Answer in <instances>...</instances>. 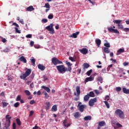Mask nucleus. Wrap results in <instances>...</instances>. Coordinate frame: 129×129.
Returning a JSON list of instances; mask_svg holds the SVG:
<instances>
[{
    "instance_id": "obj_18",
    "label": "nucleus",
    "mask_w": 129,
    "mask_h": 129,
    "mask_svg": "<svg viewBox=\"0 0 129 129\" xmlns=\"http://www.w3.org/2000/svg\"><path fill=\"white\" fill-rule=\"evenodd\" d=\"M121 53H124V49L120 48L117 50L116 55H120Z\"/></svg>"
},
{
    "instance_id": "obj_28",
    "label": "nucleus",
    "mask_w": 129,
    "mask_h": 129,
    "mask_svg": "<svg viewBox=\"0 0 129 129\" xmlns=\"http://www.w3.org/2000/svg\"><path fill=\"white\" fill-rule=\"evenodd\" d=\"M98 124L99 126H104V125H105V122L104 121H100Z\"/></svg>"
},
{
    "instance_id": "obj_19",
    "label": "nucleus",
    "mask_w": 129,
    "mask_h": 129,
    "mask_svg": "<svg viewBox=\"0 0 129 129\" xmlns=\"http://www.w3.org/2000/svg\"><path fill=\"white\" fill-rule=\"evenodd\" d=\"M35 10V8L32 6H30L27 8V12H33Z\"/></svg>"
},
{
    "instance_id": "obj_13",
    "label": "nucleus",
    "mask_w": 129,
    "mask_h": 129,
    "mask_svg": "<svg viewBox=\"0 0 129 129\" xmlns=\"http://www.w3.org/2000/svg\"><path fill=\"white\" fill-rule=\"evenodd\" d=\"M43 8H46V9L45 10L46 13H48L49 11H50V4L49 3H46L45 6H43Z\"/></svg>"
},
{
    "instance_id": "obj_36",
    "label": "nucleus",
    "mask_w": 129,
    "mask_h": 129,
    "mask_svg": "<svg viewBox=\"0 0 129 129\" xmlns=\"http://www.w3.org/2000/svg\"><path fill=\"white\" fill-rule=\"evenodd\" d=\"M48 19H49V20H52V19H53V18H54V15H53V14H50L48 16Z\"/></svg>"
},
{
    "instance_id": "obj_6",
    "label": "nucleus",
    "mask_w": 129,
    "mask_h": 129,
    "mask_svg": "<svg viewBox=\"0 0 129 129\" xmlns=\"http://www.w3.org/2000/svg\"><path fill=\"white\" fill-rule=\"evenodd\" d=\"M78 107L79 108V109L81 112H83L84 111V108H85V106L84 105H81L82 104V103L81 102H78Z\"/></svg>"
},
{
    "instance_id": "obj_20",
    "label": "nucleus",
    "mask_w": 129,
    "mask_h": 129,
    "mask_svg": "<svg viewBox=\"0 0 129 129\" xmlns=\"http://www.w3.org/2000/svg\"><path fill=\"white\" fill-rule=\"evenodd\" d=\"M79 32H76V33H73L72 35L70 36V37L71 38H77V35H79Z\"/></svg>"
},
{
    "instance_id": "obj_34",
    "label": "nucleus",
    "mask_w": 129,
    "mask_h": 129,
    "mask_svg": "<svg viewBox=\"0 0 129 129\" xmlns=\"http://www.w3.org/2000/svg\"><path fill=\"white\" fill-rule=\"evenodd\" d=\"M89 96L90 97H94L95 96V95L94 94V93L93 92H90L89 94H88Z\"/></svg>"
},
{
    "instance_id": "obj_48",
    "label": "nucleus",
    "mask_w": 129,
    "mask_h": 129,
    "mask_svg": "<svg viewBox=\"0 0 129 129\" xmlns=\"http://www.w3.org/2000/svg\"><path fill=\"white\" fill-rule=\"evenodd\" d=\"M108 30L109 32H110L111 33L113 32L114 29L112 28V27H110L108 28Z\"/></svg>"
},
{
    "instance_id": "obj_14",
    "label": "nucleus",
    "mask_w": 129,
    "mask_h": 129,
    "mask_svg": "<svg viewBox=\"0 0 129 129\" xmlns=\"http://www.w3.org/2000/svg\"><path fill=\"white\" fill-rule=\"evenodd\" d=\"M66 123H67V119H66L63 121V126H65L66 127H69V126L71 125V124L70 123H68L67 124H66Z\"/></svg>"
},
{
    "instance_id": "obj_40",
    "label": "nucleus",
    "mask_w": 129,
    "mask_h": 129,
    "mask_svg": "<svg viewBox=\"0 0 129 129\" xmlns=\"http://www.w3.org/2000/svg\"><path fill=\"white\" fill-rule=\"evenodd\" d=\"M24 92L28 96L31 95V92H30L28 90H25Z\"/></svg>"
},
{
    "instance_id": "obj_23",
    "label": "nucleus",
    "mask_w": 129,
    "mask_h": 129,
    "mask_svg": "<svg viewBox=\"0 0 129 129\" xmlns=\"http://www.w3.org/2000/svg\"><path fill=\"white\" fill-rule=\"evenodd\" d=\"M76 90L77 93V95H80V87L77 86V87L76 88Z\"/></svg>"
},
{
    "instance_id": "obj_4",
    "label": "nucleus",
    "mask_w": 129,
    "mask_h": 129,
    "mask_svg": "<svg viewBox=\"0 0 129 129\" xmlns=\"http://www.w3.org/2000/svg\"><path fill=\"white\" fill-rule=\"evenodd\" d=\"M54 26V24L52 23L50 24V25L47 26L45 27L46 30L49 31L50 34H55V31L54 30V28L53 27Z\"/></svg>"
},
{
    "instance_id": "obj_8",
    "label": "nucleus",
    "mask_w": 129,
    "mask_h": 129,
    "mask_svg": "<svg viewBox=\"0 0 129 129\" xmlns=\"http://www.w3.org/2000/svg\"><path fill=\"white\" fill-rule=\"evenodd\" d=\"M12 118V117H10L9 114H7L6 116V122L5 123V124H9L11 125V119Z\"/></svg>"
},
{
    "instance_id": "obj_22",
    "label": "nucleus",
    "mask_w": 129,
    "mask_h": 129,
    "mask_svg": "<svg viewBox=\"0 0 129 129\" xmlns=\"http://www.w3.org/2000/svg\"><path fill=\"white\" fill-rule=\"evenodd\" d=\"M30 60L31 61L32 65L35 67L36 66V59H35L34 57H32V58Z\"/></svg>"
},
{
    "instance_id": "obj_43",
    "label": "nucleus",
    "mask_w": 129,
    "mask_h": 129,
    "mask_svg": "<svg viewBox=\"0 0 129 129\" xmlns=\"http://www.w3.org/2000/svg\"><path fill=\"white\" fill-rule=\"evenodd\" d=\"M92 73V70H90L88 72H87L86 74L88 75V76H90V74Z\"/></svg>"
},
{
    "instance_id": "obj_57",
    "label": "nucleus",
    "mask_w": 129,
    "mask_h": 129,
    "mask_svg": "<svg viewBox=\"0 0 129 129\" xmlns=\"http://www.w3.org/2000/svg\"><path fill=\"white\" fill-rule=\"evenodd\" d=\"M118 29H123V26L121 24L118 25Z\"/></svg>"
},
{
    "instance_id": "obj_55",
    "label": "nucleus",
    "mask_w": 129,
    "mask_h": 129,
    "mask_svg": "<svg viewBox=\"0 0 129 129\" xmlns=\"http://www.w3.org/2000/svg\"><path fill=\"white\" fill-rule=\"evenodd\" d=\"M113 33H115V34H119V31L117 30V29H114Z\"/></svg>"
},
{
    "instance_id": "obj_63",
    "label": "nucleus",
    "mask_w": 129,
    "mask_h": 129,
    "mask_svg": "<svg viewBox=\"0 0 129 129\" xmlns=\"http://www.w3.org/2000/svg\"><path fill=\"white\" fill-rule=\"evenodd\" d=\"M34 103H36V101L35 100H31L30 102V104H34Z\"/></svg>"
},
{
    "instance_id": "obj_38",
    "label": "nucleus",
    "mask_w": 129,
    "mask_h": 129,
    "mask_svg": "<svg viewBox=\"0 0 129 129\" xmlns=\"http://www.w3.org/2000/svg\"><path fill=\"white\" fill-rule=\"evenodd\" d=\"M3 107H6L9 105V103H7L6 102H2Z\"/></svg>"
},
{
    "instance_id": "obj_59",
    "label": "nucleus",
    "mask_w": 129,
    "mask_h": 129,
    "mask_svg": "<svg viewBox=\"0 0 129 129\" xmlns=\"http://www.w3.org/2000/svg\"><path fill=\"white\" fill-rule=\"evenodd\" d=\"M26 38H28L29 39H31L32 38V34H28L26 36Z\"/></svg>"
},
{
    "instance_id": "obj_26",
    "label": "nucleus",
    "mask_w": 129,
    "mask_h": 129,
    "mask_svg": "<svg viewBox=\"0 0 129 129\" xmlns=\"http://www.w3.org/2000/svg\"><path fill=\"white\" fill-rule=\"evenodd\" d=\"M91 116H86L85 117H84V120L87 121V120H91Z\"/></svg>"
},
{
    "instance_id": "obj_2",
    "label": "nucleus",
    "mask_w": 129,
    "mask_h": 129,
    "mask_svg": "<svg viewBox=\"0 0 129 129\" xmlns=\"http://www.w3.org/2000/svg\"><path fill=\"white\" fill-rule=\"evenodd\" d=\"M31 73L32 70L30 69H28L24 74L22 73L21 74L20 78H21V79H23V80H26V78H27L28 76H29Z\"/></svg>"
},
{
    "instance_id": "obj_1",
    "label": "nucleus",
    "mask_w": 129,
    "mask_h": 129,
    "mask_svg": "<svg viewBox=\"0 0 129 129\" xmlns=\"http://www.w3.org/2000/svg\"><path fill=\"white\" fill-rule=\"evenodd\" d=\"M56 69L61 74H64L66 72H68V70L64 65H59L56 66Z\"/></svg>"
},
{
    "instance_id": "obj_31",
    "label": "nucleus",
    "mask_w": 129,
    "mask_h": 129,
    "mask_svg": "<svg viewBox=\"0 0 129 129\" xmlns=\"http://www.w3.org/2000/svg\"><path fill=\"white\" fill-rule=\"evenodd\" d=\"M45 104L47 106V107H46V110H49V109L50 108V102H47L45 103Z\"/></svg>"
},
{
    "instance_id": "obj_16",
    "label": "nucleus",
    "mask_w": 129,
    "mask_h": 129,
    "mask_svg": "<svg viewBox=\"0 0 129 129\" xmlns=\"http://www.w3.org/2000/svg\"><path fill=\"white\" fill-rule=\"evenodd\" d=\"M95 43L98 47H100V44H101V40L99 39H96L95 40Z\"/></svg>"
},
{
    "instance_id": "obj_30",
    "label": "nucleus",
    "mask_w": 129,
    "mask_h": 129,
    "mask_svg": "<svg viewBox=\"0 0 129 129\" xmlns=\"http://www.w3.org/2000/svg\"><path fill=\"white\" fill-rule=\"evenodd\" d=\"M16 122L18 124V125H19V126H20L21 124H22V122L21 121V120H20L19 118H17L16 119Z\"/></svg>"
},
{
    "instance_id": "obj_46",
    "label": "nucleus",
    "mask_w": 129,
    "mask_h": 129,
    "mask_svg": "<svg viewBox=\"0 0 129 129\" xmlns=\"http://www.w3.org/2000/svg\"><path fill=\"white\" fill-rule=\"evenodd\" d=\"M80 95H77V97H76V98H75L74 99V100L75 101H77L78 100H79V99H80Z\"/></svg>"
},
{
    "instance_id": "obj_32",
    "label": "nucleus",
    "mask_w": 129,
    "mask_h": 129,
    "mask_svg": "<svg viewBox=\"0 0 129 129\" xmlns=\"http://www.w3.org/2000/svg\"><path fill=\"white\" fill-rule=\"evenodd\" d=\"M113 23H114V24H117L118 25H120L122 21L120 20H113Z\"/></svg>"
},
{
    "instance_id": "obj_3",
    "label": "nucleus",
    "mask_w": 129,
    "mask_h": 129,
    "mask_svg": "<svg viewBox=\"0 0 129 129\" xmlns=\"http://www.w3.org/2000/svg\"><path fill=\"white\" fill-rule=\"evenodd\" d=\"M115 114L116 116H118L121 119H123L124 118V113L121 109H118L115 111Z\"/></svg>"
},
{
    "instance_id": "obj_7",
    "label": "nucleus",
    "mask_w": 129,
    "mask_h": 129,
    "mask_svg": "<svg viewBox=\"0 0 129 129\" xmlns=\"http://www.w3.org/2000/svg\"><path fill=\"white\" fill-rule=\"evenodd\" d=\"M97 101V99L96 98L91 99L89 101V105L90 106H93L94 105V103Z\"/></svg>"
},
{
    "instance_id": "obj_47",
    "label": "nucleus",
    "mask_w": 129,
    "mask_h": 129,
    "mask_svg": "<svg viewBox=\"0 0 129 129\" xmlns=\"http://www.w3.org/2000/svg\"><path fill=\"white\" fill-rule=\"evenodd\" d=\"M42 78L43 79V81H46V80H48V78L47 77V76H45V75L43 76L42 77Z\"/></svg>"
},
{
    "instance_id": "obj_45",
    "label": "nucleus",
    "mask_w": 129,
    "mask_h": 129,
    "mask_svg": "<svg viewBox=\"0 0 129 129\" xmlns=\"http://www.w3.org/2000/svg\"><path fill=\"white\" fill-rule=\"evenodd\" d=\"M98 81H99V82H100V83H102V77H98Z\"/></svg>"
},
{
    "instance_id": "obj_10",
    "label": "nucleus",
    "mask_w": 129,
    "mask_h": 129,
    "mask_svg": "<svg viewBox=\"0 0 129 129\" xmlns=\"http://www.w3.org/2000/svg\"><path fill=\"white\" fill-rule=\"evenodd\" d=\"M79 51L84 55H86V54L88 53V49L86 48H83L82 49H79Z\"/></svg>"
},
{
    "instance_id": "obj_17",
    "label": "nucleus",
    "mask_w": 129,
    "mask_h": 129,
    "mask_svg": "<svg viewBox=\"0 0 129 129\" xmlns=\"http://www.w3.org/2000/svg\"><path fill=\"white\" fill-rule=\"evenodd\" d=\"M83 69L85 70V69H88V68H89L90 67V65L89 64H88V63H84L83 65Z\"/></svg>"
},
{
    "instance_id": "obj_9",
    "label": "nucleus",
    "mask_w": 129,
    "mask_h": 129,
    "mask_svg": "<svg viewBox=\"0 0 129 129\" xmlns=\"http://www.w3.org/2000/svg\"><path fill=\"white\" fill-rule=\"evenodd\" d=\"M66 64H67L68 66V71H69V72H71V71H72V68H71L72 64H71V63L68 61H66Z\"/></svg>"
},
{
    "instance_id": "obj_37",
    "label": "nucleus",
    "mask_w": 129,
    "mask_h": 129,
    "mask_svg": "<svg viewBox=\"0 0 129 129\" xmlns=\"http://www.w3.org/2000/svg\"><path fill=\"white\" fill-rule=\"evenodd\" d=\"M43 94H44V95H45V98L46 99H48V98L49 97V95L48 94V93H47V92H43Z\"/></svg>"
},
{
    "instance_id": "obj_60",
    "label": "nucleus",
    "mask_w": 129,
    "mask_h": 129,
    "mask_svg": "<svg viewBox=\"0 0 129 129\" xmlns=\"http://www.w3.org/2000/svg\"><path fill=\"white\" fill-rule=\"evenodd\" d=\"M13 26H16L17 27V28H19V24H17L15 22H14L13 23Z\"/></svg>"
},
{
    "instance_id": "obj_64",
    "label": "nucleus",
    "mask_w": 129,
    "mask_h": 129,
    "mask_svg": "<svg viewBox=\"0 0 129 129\" xmlns=\"http://www.w3.org/2000/svg\"><path fill=\"white\" fill-rule=\"evenodd\" d=\"M16 123H13V129H16Z\"/></svg>"
},
{
    "instance_id": "obj_42",
    "label": "nucleus",
    "mask_w": 129,
    "mask_h": 129,
    "mask_svg": "<svg viewBox=\"0 0 129 129\" xmlns=\"http://www.w3.org/2000/svg\"><path fill=\"white\" fill-rule=\"evenodd\" d=\"M116 128H119V127H122V125H121L120 123H117L116 124Z\"/></svg>"
},
{
    "instance_id": "obj_11",
    "label": "nucleus",
    "mask_w": 129,
    "mask_h": 129,
    "mask_svg": "<svg viewBox=\"0 0 129 129\" xmlns=\"http://www.w3.org/2000/svg\"><path fill=\"white\" fill-rule=\"evenodd\" d=\"M94 80V77L93 76H90V77H88L86 78L85 80V83H87V82H88L89 81H93Z\"/></svg>"
},
{
    "instance_id": "obj_41",
    "label": "nucleus",
    "mask_w": 129,
    "mask_h": 129,
    "mask_svg": "<svg viewBox=\"0 0 129 129\" xmlns=\"http://www.w3.org/2000/svg\"><path fill=\"white\" fill-rule=\"evenodd\" d=\"M10 125L8 124H5V126L3 127V129H10Z\"/></svg>"
},
{
    "instance_id": "obj_54",
    "label": "nucleus",
    "mask_w": 129,
    "mask_h": 129,
    "mask_svg": "<svg viewBox=\"0 0 129 129\" xmlns=\"http://www.w3.org/2000/svg\"><path fill=\"white\" fill-rule=\"evenodd\" d=\"M21 100V96L20 95H18L16 98V101H20Z\"/></svg>"
},
{
    "instance_id": "obj_49",
    "label": "nucleus",
    "mask_w": 129,
    "mask_h": 129,
    "mask_svg": "<svg viewBox=\"0 0 129 129\" xmlns=\"http://www.w3.org/2000/svg\"><path fill=\"white\" fill-rule=\"evenodd\" d=\"M42 23H47L48 22V20L47 19H43L41 20Z\"/></svg>"
},
{
    "instance_id": "obj_51",
    "label": "nucleus",
    "mask_w": 129,
    "mask_h": 129,
    "mask_svg": "<svg viewBox=\"0 0 129 129\" xmlns=\"http://www.w3.org/2000/svg\"><path fill=\"white\" fill-rule=\"evenodd\" d=\"M110 68H112V64H110L107 68V71H109L110 70Z\"/></svg>"
},
{
    "instance_id": "obj_27",
    "label": "nucleus",
    "mask_w": 129,
    "mask_h": 129,
    "mask_svg": "<svg viewBox=\"0 0 129 129\" xmlns=\"http://www.w3.org/2000/svg\"><path fill=\"white\" fill-rule=\"evenodd\" d=\"M74 117L76 118H78V117H80V112H77L74 114Z\"/></svg>"
},
{
    "instance_id": "obj_25",
    "label": "nucleus",
    "mask_w": 129,
    "mask_h": 129,
    "mask_svg": "<svg viewBox=\"0 0 129 129\" xmlns=\"http://www.w3.org/2000/svg\"><path fill=\"white\" fill-rule=\"evenodd\" d=\"M41 87L42 88L44 89V90H46L47 92H50V88H49V87H46L45 86H42Z\"/></svg>"
},
{
    "instance_id": "obj_50",
    "label": "nucleus",
    "mask_w": 129,
    "mask_h": 129,
    "mask_svg": "<svg viewBox=\"0 0 129 129\" xmlns=\"http://www.w3.org/2000/svg\"><path fill=\"white\" fill-rule=\"evenodd\" d=\"M19 105H20V103H19V102H16L14 104L15 107H19Z\"/></svg>"
},
{
    "instance_id": "obj_33",
    "label": "nucleus",
    "mask_w": 129,
    "mask_h": 129,
    "mask_svg": "<svg viewBox=\"0 0 129 129\" xmlns=\"http://www.w3.org/2000/svg\"><path fill=\"white\" fill-rule=\"evenodd\" d=\"M51 110L52 111H57V105H54L52 107Z\"/></svg>"
},
{
    "instance_id": "obj_58",
    "label": "nucleus",
    "mask_w": 129,
    "mask_h": 129,
    "mask_svg": "<svg viewBox=\"0 0 129 129\" xmlns=\"http://www.w3.org/2000/svg\"><path fill=\"white\" fill-rule=\"evenodd\" d=\"M33 114H34V111H30L29 112V116H32V115H33Z\"/></svg>"
},
{
    "instance_id": "obj_53",
    "label": "nucleus",
    "mask_w": 129,
    "mask_h": 129,
    "mask_svg": "<svg viewBox=\"0 0 129 129\" xmlns=\"http://www.w3.org/2000/svg\"><path fill=\"white\" fill-rule=\"evenodd\" d=\"M105 100H106V101H108V100H109V96L108 95H106L105 96Z\"/></svg>"
},
{
    "instance_id": "obj_5",
    "label": "nucleus",
    "mask_w": 129,
    "mask_h": 129,
    "mask_svg": "<svg viewBox=\"0 0 129 129\" xmlns=\"http://www.w3.org/2000/svg\"><path fill=\"white\" fill-rule=\"evenodd\" d=\"M51 62L53 65H57V64H63V62L61 61L56 57L52 58L51 59Z\"/></svg>"
},
{
    "instance_id": "obj_15",
    "label": "nucleus",
    "mask_w": 129,
    "mask_h": 129,
    "mask_svg": "<svg viewBox=\"0 0 129 129\" xmlns=\"http://www.w3.org/2000/svg\"><path fill=\"white\" fill-rule=\"evenodd\" d=\"M19 61L23 62V63H27V59L24 56H22L19 58Z\"/></svg>"
},
{
    "instance_id": "obj_62",
    "label": "nucleus",
    "mask_w": 129,
    "mask_h": 129,
    "mask_svg": "<svg viewBox=\"0 0 129 129\" xmlns=\"http://www.w3.org/2000/svg\"><path fill=\"white\" fill-rule=\"evenodd\" d=\"M19 22L21 23V24H22V25H25V22H24V20L21 19L20 20Z\"/></svg>"
},
{
    "instance_id": "obj_56",
    "label": "nucleus",
    "mask_w": 129,
    "mask_h": 129,
    "mask_svg": "<svg viewBox=\"0 0 129 129\" xmlns=\"http://www.w3.org/2000/svg\"><path fill=\"white\" fill-rule=\"evenodd\" d=\"M16 32H17V33H18V34H21V31H20V30H19V29H18V28L15 27V28Z\"/></svg>"
},
{
    "instance_id": "obj_24",
    "label": "nucleus",
    "mask_w": 129,
    "mask_h": 129,
    "mask_svg": "<svg viewBox=\"0 0 129 129\" xmlns=\"http://www.w3.org/2000/svg\"><path fill=\"white\" fill-rule=\"evenodd\" d=\"M103 51L105 53H106L107 54H108V53L110 52V50H109V48L107 47H104Z\"/></svg>"
},
{
    "instance_id": "obj_52",
    "label": "nucleus",
    "mask_w": 129,
    "mask_h": 129,
    "mask_svg": "<svg viewBox=\"0 0 129 129\" xmlns=\"http://www.w3.org/2000/svg\"><path fill=\"white\" fill-rule=\"evenodd\" d=\"M69 59L71 60L72 62H75V60H74V57L72 56L69 57Z\"/></svg>"
},
{
    "instance_id": "obj_35",
    "label": "nucleus",
    "mask_w": 129,
    "mask_h": 129,
    "mask_svg": "<svg viewBox=\"0 0 129 129\" xmlns=\"http://www.w3.org/2000/svg\"><path fill=\"white\" fill-rule=\"evenodd\" d=\"M104 103H105L107 108H109V107H110V106H109V104L107 101H104Z\"/></svg>"
},
{
    "instance_id": "obj_12",
    "label": "nucleus",
    "mask_w": 129,
    "mask_h": 129,
    "mask_svg": "<svg viewBox=\"0 0 129 129\" xmlns=\"http://www.w3.org/2000/svg\"><path fill=\"white\" fill-rule=\"evenodd\" d=\"M38 68L39 69V70H41V71H44L45 69H46V67H45L44 65L42 64H39L38 65Z\"/></svg>"
},
{
    "instance_id": "obj_44",
    "label": "nucleus",
    "mask_w": 129,
    "mask_h": 129,
    "mask_svg": "<svg viewBox=\"0 0 129 129\" xmlns=\"http://www.w3.org/2000/svg\"><path fill=\"white\" fill-rule=\"evenodd\" d=\"M116 91L117 92H119V91H121V88L120 87H117L116 88Z\"/></svg>"
},
{
    "instance_id": "obj_21",
    "label": "nucleus",
    "mask_w": 129,
    "mask_h": 129,
    "mask_svg": "<svg viewBox=\"0 0 129 129\" xmlns=\"http://www.w3.org/2000/svg\"><path fill=\"white\" fill-rule=\"evenodd\" d=\"M122 91L125 94H129V89L126 88H122Z\"/></svg>"
},
{
    "instance_id": "obj_61",
    "label": "nucleus",
    "mask_w": 129,
    "mask_h": 129,
    "mask_svg": "<svg viewBox=\"0 0 129 129\" xmlns=\"http://www.w3.org/2000/svg\"><path fill=\"white\" fill-rule=\"evenodd\" d=\"M123 31H124V32H128L129 31V28H124L123 29Z\"/></svg>"
},
{
    "instance_id": "obj_39",
    "label": "nucleus",
    "mask_w": 129,
    "mask_h": 129,
    "mask_svg": "<svg viewBox=\"0 0 129 129\" xmlns=\"http://www.w3.org/2000/svg\"><path fill=\"white\" fill-rule=\"evenodd\" d=\"M104 46L105 48H110V44H109V43H104Z\"/></svg>"
},
{
    "instance_id": "obj_29",
    "label": "nucleus",
    "mask_w": 129,
    "mask_h": 129,
    "mask_svg": "<svg viewBox=\"0 0 129 129\" xmlns=\"http://www.w3.org/2000/svg\"><path fill=\"white\" fill-rule=\"evenodd\" d=\"M89 95H88V94L86 95H85L84 97V101H88V100H89Z\"/></svg>"
}]
</instances>
